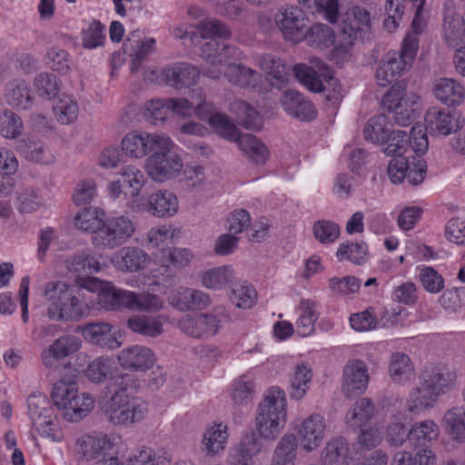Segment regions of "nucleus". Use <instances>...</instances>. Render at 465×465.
<instances>
[{"label": "nucleus", "mask_w": 465, "mask_h": 465, "mask_svg": "<svg viewBox=\"0 0 465 465\" xmlns=\"http://www.w3.org/2000/svg\"><path fill=\"white\" fill-rule=\"evenodd\" d=\"M81 347L82 341L77 336L72 334L62 335L42 351V363L45 367L53 369L57 361L77 352Z\"/></svg>", "instance_id": "25"}, {"label": "nucleus", "mask_w": 465, "mask_h": 465, "mask_svg": "<svg viewBox=\"0 0 465 465\" xmlns=\"http://www.w3.org/2000/svg\"><path fill=\"white\" fill-rule=\"evenodd\" d=\"M405 0H386L384 5V28L391 33L400 26L404 14Z\"/></svg>", "instance_id": "62"}, {"label": "nucleus", "mask_w": 465, "mask_h": 465, "mask_svg": "<svg viewBox=\"0 0 465 465\" xmlns=\"http://www.w3.org/2000/svg\"><path fill=\"white\" fill-rule=\"evenodd\" d=\"M114 365V360L109 356L95 358L88 363L84 371L85 377L92 383H103L111 375Z\"/></svg>", "instance_id": "58"}, {"label": "nucleus", "mask_w": 465, "mask_h": 465, "mask_svg": "<svg viewBox=\"0 0 465 465\" xmlns=\"http://www.w3.org/2000/svg\"><path fill=\"white\" fill-rule=\"evenodd\" d=\"M230 300L240 309H250L256 302L257 292L250 283L241 282L232 288Z\"/></svg>", "instance_id": "61"}, {"label": "nucleus", "mask_w": 465, "mask_h": 465, "mask_svg": "<svg viewBox=\"0 0 465 465\" xmlns=\"http://www.w3.org/2000/svg\"><path fill=\"white\" fill-rule=\"evenodd\" d=\"M420 377L438 398L453 390L457 384V373L444 366L426 369Z\"/></svg>", "instance_id": "29"}, {"label": "nucleus", "mask_w": 465, "mask_h": 465, "mask_svg": "<svg viewBox=\"0 0 465 465\" xmlns=\"http://www.w3.org/2000/svg\"><path fill=\"white\" fill-rule=\"evenodd\" d=\"M310 64H298L293 67L299 82L312 92H325L326 99L332 104L340 103L343 97V88L333 76L331 69L317 57L311 58Z\"/></svg>", "instance_id": "7"}, {"label": "nucleus", "mask_w": 465, "mask_h": 465, "mask_svg": "<svg viewBox=\"0 0 465 465\" xmlns=\"http://www.w3.org/2000/svg\"><path fill=\"white\" fill-rule=\"evenodd\" d=\"M382 105L391 115L396 124L410 125L420 113V97L407 92L404 83L392 85L382 98Z\"/></svg>", "instance_id": "10"}, {"label": "nucleus", "mask_w": 465, "mask_h": 465, "mask_svg": "<svg viewBox=\"0 0 465 465\" xmlns=\"http://www.w3.org/2000/svg\"><path fill=\"white\" fill-rule=\"evenodd\" d=\"M297 444L305 452H313L322 444L327 431L325 419L312 413L295 421Z\"/></svg>", "instance_id": "19"}, {"label": "nucleus", "mask_w": 465, "mask_h": 465, "mask_svg": "<svg viewBox=\"0 0 465 465\" xmlns=\"http://www.w3.org/2000/svg\"><path fill=\"white\" fill-rule=\"evenodd\" d=\"M371 17L368 10L361 6H351L346 10L341 17V34L334 46L331 59L337 64L348 62L352 56V48L358 35L371 29Z\"/></svg>", "instance_id": "8"}, {"label": "nucleus", "mask_w": 465, "mask_h": 465, "mask_svg": "<svg viewBox=\"0 0 465 465\" xmlns=\"http://www.w3.org/2000/svg\"><path fill=\"white\" fill-rule=\"evenodd\" d=\"M110 262L119 272H137L149 266L152 257L139 246L127 245L114 252L110 258Z\"/></svg>", "instance_id": "23"}, {"label": "nucleus", "mask_w": 465, "mask_h": 465, "mask_svg": "<svg viewBox=\"0 0 465 465\" xmlns=\"http://www.w3.org/2000/svg\"><path fill=\"white\" fill-rule=\"evenodd\" d=\"M235 272L232 265H221L206 269L200 274L203 287L211 291H223L234 280Z\"/></svg>", "instance_id": "41"}, {"label": "nucleus", "mask_w": 465, "mask_h": 465, "mask_svg": "<svg viewBox=\"0 0 465 465\" xmlns=\"http://www.w3.org/2000/svg\"><path fill=\"white\" fill-rule=\"evenodd\" d=\"M124 48L134 60H140L156 50V41L153 37L135 39L134 35L132 38H128Z\"/></svg>", "instance_id": "63"}, {"label": "nucleus", "mask_w": 465, "mask_h": 465, "mask_svg": "<svg viewBox=\"0 0 465 465\" xmlns=\"http://www.w3.org/2000/svg\"><path fill=\"white\" fill-rule=\"evenodd\" d=\"M180 229L171 224H158L150 228L145 236L150 248L162 249L179 237Z\"/></svg>", "instance_id": "54"}, {"label": "nucleus", "mask_w": 465, "mask_h": 465, "mask_svg": "<svg viewBox=\"0 0 465 465\" xmlns=\"http://www.w3.org/2000/svg\"><path fill=\"white\" fill-rule=\"evenodd\" d=\"M69 271L75 272H86L96 273L105 268V263L101 262L99 258L90 250H85L80 253L74 254L65 262Z\"/></svg>", "instance_id": "53"}, {"label": "nucleus", "mask_w": 465, "mask_h": 465, "mask_svg": "<svg viewBox=\"0 0 465 465\" xmlns=\"http://www.w3.org/2000/svg\"><path fill=\"white\" fill-rule=\"evenodd\" d=\"M297 319L296 331L302 337L312 335L315 331V323L319 319V305L312 299H302L295 308Z\"/></svg>", "instance_id": "36"}, {"label": "nucleus", "mask_w": 465, "mask_h": 465, "mask_svg": "<svg viewBox=\"0 0 465 465\" xmlns=\"http://www.w3.org/2000/svg\"><path fill=\"white\" fill-rule=\"evenodd\" d=\"M171 143L167 149H156L145 161V173L155 183L162 184L173 181L183 171V159L173 152L176 144L172 139Z\"/></svg>", "instance_id": "12"}, {"label": "nucleus", "mask_w": 465, "mask_h": 465, "mask_svg": "<svg viewBox=\"0 0 465 465\" xmlns=\"http://www.w3.org/2000/svg\"><path fill=\"white\" fill-rule=\"evenodd\" d=\"M171 112L181 118H191L194 115L200 119L204 117L211 110V103L205 98V94L200 90L194 92L191 100L183 97L169 98Z\"/></svg>", "instance_id": "27"}, {"label": "nucleus", "mask_w": 465, "mask_h": 465, "mask_svg": "<svg viewBox=\"0 0 465 465\" xmlns=\"http://www.w3.org/2000/svg\"><path fill=\"white\" fill-rule=\"evenodd\" d=\"M4 99L13 108L25 110L33 104V95L28 84L22 79H15L5 86Z\"/></svg>", "instance_id": "40"}, {"label": "nucleus", "mask_w": 465, "mask_h": 465, "mask_svg": "<svg viewBox=\"0 0 465 465\" xmlns=\"http://www.w3.org/2000/svg\"><path fill=\"white\" fill-rule=\"evenodd\" d=\"M388 375L396 385L405 386L414 381L416 372L411 358L403 352L391 355L388 365Z\"/></svg>", "instance_id": "34"}, {"label": "nucleus", "mask_w": 465, "mask_h": 465, "mask_svg": "<svg viewBox=\"0 0 465 465\" xmlns=\"http://www.w3.org/2000/svg\"><path fill=\"white\" fill-rule=\"evenodd\" d=\"M167 85L182 89L195 84L200 71L194 65L186 63H176L167 65Z\"/></svg>", "instance_id": "43"}, {"label": "nucleus", "mask_w": 465, "mask_h": 465, "mask_svg": "<svg viewBox=\"0 0 465 465\" xmlns=\"http://www.w3.org/2000/svg\"><path fill=\"white\" fill-rule=\"evenodd\" d=\"M171 144V137L166 134L133 130L122 138L121 150L126 157L141 160L156 149H167Z\"/></svg>", "instance_id": "14"}, {"label": "nucleus", "mask_w": 465, "mask_h": 465, "mask_svg": "<svg viewBox=\"0 0 465 465\" xmlns=\"http://www.w3.org/2000/svg\"><path fill=\"white\" fill-rule=\"evenodd\" d=\"M80 450L88 460H98L109 456L108 451L113 448V442L105 434L84 435L78 441Z\"/></svg>", "instance_id": "44"}, {"label": "nucleus", "mask_w": 465, "mask_h": 465, "mask_svg": "<svg viewBox=\"0 0 465 465\" xmlns=\"http://www.w3.org/2000/svg\"><path fill=\"white\" fill-rule=\"evenodd\" d=\"M340 37L342 38L341 34L340 33L338 35H335L330 26L322 24H315L311 27L308 26L304 40L313 48L327 50L331 47L329 52V57L333 62L331 54Z\"/></svg>", "instance_id": "42"}, {"label": "nucleus", "mask_w": 465, "mask_h": 465, "mask_svg": "<svg viewBox=\"0 0 465 465\" xmlns=\"http://www.w3.org/2000/svg\"><path fill=\"white\" fill-rule=\"evenodd\" d=\"M53 112L55 120L64 125L74 124L79 116V104L70 94H63L54 102Z\"/></svg>", "instance_id": "48"}, {"label": "nucleus", "mask_w": 465, "mask_h": 465, "mask_svg": "<svg viewBox=\"0 0 465 465\" xmlns=\"http://www.w3.org/2000/svg\"><path fill=\"white\" fill-rule=\"evenodd\" d=\"M367 246L363 242L341 243L336 252L339 261H350L356 264H361L366 261Z\"/></svg>", "instance_id": "64"}, {"label": "nucleus", "mask_w": 465, "mask_h": 465, "mask_svg": "<svg viewBox=\"0 0 465 465\" xmlns=\"http://www.w3.org/2000/svg\"><path fill=\"white\" fill-rule=\"evenodd\" d=\"M136 231L134 222L126 215H115L104 220L95 236H92L94 246L113 250L128 242Z\"/></svg>", "instance_id": "15"}, {"label": "nucleus", "mask_w": 465, "mask_h": 465, "mask_svg": "<svg viewBox=\"0 0 465 465\" xmlns=\"http://www.w3.org/2000/svg\"><path fill=\"white\" fill-rule=\"evenodd\" d=\"M436 457L429 448L416 452L415 456L408 451H399L393 459L394 465H434Z\"/></svg>", "instance_id": "60"}, {"label": "nucleus", "mask_w": 465, "mask_h": 465, "mask_svg": "<svg viewBox=\"0 0 465 465\" xmlns=\"http://www.w3.org/2000/svg\"><path fill=\"white\" fill-rule=\"evenodd\" d=\"M262 71L277 82L276 87L285 83L289 75V67L280 57L273 54H264L258 61Z\"/></svg>", "instance_id": "55"}, {"label": "nucleus", "mask_w": 465, "mask_h": 465, "mask_svg": "<svg viewBox=\"0 0 465 465\" xmlns=\"http://www.w3.org/2000/svg\"><path fill=\"white\" fill-rule=\"evenodd\" d=\"M440 428L432 420H423L414 423L409 430V439L416 446H427L436 441Z\"/></svg>", "instance_id": "51"}, {"label": "nucleus", "mask_w": 465, "mask_h": 465, "mask_svg": "<svg viewBox=\"0 0 465 465\" xmlns=\"http://www.w3.org/2000/svg\"><path fill=\"white\" fill-rule=\"evenodd\" d=\"M51 399L63 417L72 422L85 418L95 407V399L89 392L80 391L75 381L62 378L53 384Z\"/></svg>", "instance_id": "5"}, {"label": "nucleus", "mask_w": 465, "mask_h": 465, "mask_svg": "<svg viewBox=\"0 0 465 465\" xmlns=\"http://www.w3.org/2000/svg\"><path fill=\"white\" fill-rule=\"evenodd\" d=\"M200 120L206 121L210 127L221 137L231 142L238 139L239 130L224 114L216 112L212 103L210 113Z\"/></svg>", "instance_id": "49"}, {"label": "nucleus", "mask_w": 465, "mask_h": 465, "mask_svg": "<svg viewBox=\"0 0 465 465\" xmlns=\"http://www.w3.org/2000/svg\"><path fill=\"white\" fill-rule=\"evenodd\" d=\"M19 150L24 156L33 162L43 164H50L54 162V155L52 151L40 141L28 139L23 141Z\"/></svg>", "instance_id": "57"}, {"label": "nucleus", "mask_w": 465, "mask_h": 465, "mask_svg": "<svg viewBox=\"0 0 465 465\" xmlns=\"http://www.w3.org/2000/svg\"><path fill=\"white\" fill-rule=\"evenodd\" d=\"M391 132V124L384 114L371 117L364 127L365 139L374 143L383 144Z\"/></svg>", "instance_id": "56"}, {"label": "nucleus", "mask_w": 465, "mask_h": 465, "mask_svg": "<svg viewBox=\"0 0 465 465\" xmlns=\"http://www.w3.org/2000/svg\"><path fill=\"white\" fill-rule=\"evenodd\" d=\"M228 315L223 308H216L212 312L186 314L178 322L179 329L194 338H209L218 333Z\"/></svg>", "instance_id": "16"}, {"label": "nucleus", "mask_w": 465, "mask_h": 465, "mask_svg": "<svg viewBox=\"0 0 465 465\" xmlns=\"http://www.w3.org/2000/svg\"><path fill=\"white\" fill-rule=\"evenodd\" d=\"M356 453L341 437L331 439L321 452L323 465H356Z\"/></svg>", "instance_id": "31"}, {"label": "nucleus", "mask_w": 465, "mask_h": 465, "mask_svg": "<svg viewBox=\"0 0 465 465\" xmlns=\"http://www.w3.org/2000/svg\"><path fill=\"white\" fill-rule=\"evenodd\" d=\"M134 207L135 213H149L154 218L169 219L180 213L181 203L176 193L159 188L145 196L143 202L136 203Z\"/></svg>", "instance_id": "17"}, {"label": "nucleus", "mask_w": 465, "mask_h": 465, "mask_svg": "<svg viewBox=\"0 0 465 465\" xmlns=\"http://www.w3.org/2000/svg\"><path fill=\"white\" fill-rule=\"evenodd\" d=\"M442 37L449 47H456L465 37L464 14H457L454 10L446 9L443 15Z\"/></svg>", "instance_id": "39"}, {"label": "nucleus", "mask_w": 465, "mask_h": 465, "mask_svg": "<svg viewBox=\"0 0 465 465\" xmlns=\"http://www.w3.org/2000/svg\"><path fill=\"white\" fill-rule=\"evenodd\" d=\"M201 56L205 61L203 74L212 79H218L223 73L232 84L244 88H252L262 93L265 89L260 85L261 74L255 70L232 61L242 58V51L228 44L211 40L201 49Z\"/></svg>", "instance_id": "1"}, {"label": "nucleus", "mask_w": 465, "mask_h": 465, "mask_svg": "<svg viewBox=\"0 0 465 465\" xmlns=\"http://www.w3.org/2000/svg\"><path fill=\"white\" fill-rule=\"evenodd\" d=\"M133 381V377L127 373L113 378L110 382L113 395L102 403L106 419L115 426L137 423L148 412L147 403L132 396Z\"/></svg>", "instance_id": "2"}, {"label": "nucleus", "mask_w": 465, "mask_h": 465, "mask_svg": "<svg viewBox=\"0 0 465 465\" xmlns=\"http://www.w3.org/2000/svg\"><path fill=\"white\" fill-rule=\"evenodd\" d=\"M367 364L360 359L349 360L342 370L341 391L347 398L363 394L369 386Z\"/></svg>", "instance_id": "20"}, {"label": "nucleus", "mask_w": 465, "mask_h": 465, "mask_svg": "<svg viewBox=\"0 0 465 465\" xmlns=\"http://www.w3.org/2000/svg\"><path fill=\"white\" fill-rule=\"evenodd\" d=\"M237 143L240 150L257 164H263L270 156L265 144L251 134H239Z\"/></svg>", "instance_id": "52"}, {"label": "nucleus", "mask_w": 465, "mask_h": 465, "mask_svg": "<svg viewBox=\"0 0 465 465\" xmlns=\"http://www.w3.org/2000/svg\"><path fill=\"white\" fill-rule=\"evenodd\" d=\"M29 419L40 436L52 441H61L63 434L56 421V416L47 397L35 393L27 399Z\"/></svg>", "instance_id": "13"}, {"label": "nucleus", "mask_w": 465, "mask_h": 465, "mask_svg": "<svg viewBox=\"0 0 465 465\" xmlns=\"http://www.w3.org/2000/svg\"><path fill=\"white\" fill-rule=\"evenodd\" d=\"M75 282L80 289L96 293L99 304L108 311L127 309L136 312L138 292L116 288L111 282L96 277H78Z\"/></svg>", "instance_id": "9"}, {"label": "nucleus", "mask_w": 465, "mask_h": 465, "mask_svg": "<svg viewBox=\"0 0 465 465\" xmlns=\"http://www.w3.org/2000/svg\"><path fill=\"white\" fill-rule=\"evenodd\" d=\"M432 94L436 100L447 106H460L465 101V87L457 79L438 78L433 82Z\"/></svg>", "instance_id": "30"}, {"label": "nucleus", "mask_w": 465, "mask_h": 465, "mask_svg": "<svg viewBox=\"0 0 465 465\" xmlns=\"http://www.w3.org/2000/svg\"><path fill=\"white\" fill-rule=\"evenodd\" d=\"M427 164L424 160L418 159L409 163L406 157L395 156L388 164L387 173L393 184L401 183L407 179L411 184H420L425 178Z\"/></svg>", "instance_id": "22"}, {"label": "nucleus", "mask_w": 465, "mask_h": 465, "mask_svg": "<svg viewBox=\"0 0 465 465\" xmlns=\"http://www.w3.org/2000/svg\"><path fill=\"white\" fill-rule=\"evenodd\" d=\"M405 64L401 60L398 52L394 50L386 52L380 59L376 68L375 79L377 84L381 86H388L396 81L410 70Z\"/></svg>", "instance_id": "28"}, {"label": "nucleus", "mask_w": 465, "mask_h": 465, "mask_svg": "<svg viewBox=\"0 0 465 465\" xmlns=\"http://www.w3.org/2000/svg\"><path fill=\"white\" fill-rule=\"evenodd\" d=\"M287 423V399L280 387L269 389L260 403L255 420L259 435L266 440H274Z\"/></svg>", "instance_id": "6"}, {"label": "nucleus", "mask_w": 465, "mask_h": 465, "mask_svg": "<svg viewBox=\"0 0 465 465\" xmlns=\"http://www.w3.org/2000/svg\"><path fill=\"white\" fill-rule=\"evenodd\" d=\"M105 220V213L98 207L90 206L83 209L74 216V225L77 229L91 232L95 236Z\"/></svg>", "instance_id": "50"}, {"label": "nucleus", "mask_w": 465, "mask_h": 465, "mask_svg": "<svg viewBox=\"0 0 465 465\" xmlns=\"http://www.w3.org/2000/svg\"><path fill=\"white\" fill-rule=\"evenodd\" d=\"M167 316L159 315H133L127 320V327L134 332L144 337L155 338L163 333V325Z\"/></svg>", "instance_id": "37"}, {"label": "nucleus", "mask_w": 465, "mask_h": 465, "mask_svg": "<svg viewBox=\"0 0 465 465\" xmlns=\"http://www.w3.org/2000/svg\"><path fill=\"white\" fill-rule=\"evenodd\" d=\"M171 112L169 98H153L146 101L143 107L145 119L153 124L163 123Z\"/></svg>", "instance_id": "59"}, {"label": "nucleus", "mask_w": 465, "mask_h": 465, "mask_svg": "<svg viewBox=\"0 0 465 465\" xmlns=\"http://www.w3.org/2000/svg\"><path fill=\"white\" fill-rule=\"evenodd\" d=\"M169 304L180 312L191 310H203L211 302V297L207 292L198 289L179 287L172 291L168 296Z\"/></svg>", "instance_id": "26"}, {"label": "nucleus", "mask_w": 465, "mask_h": 465, "mask_svg": "<svg viewBox=\"0 0 465 465\" xmlns=\"http://www.w3.org/2000/svg\"><path fill=\"white\" fill-rule=\"evenodd\" d=\"M79 331L87 342L103 349L116 350L124 342L121 331L108 322H88Z\"/></svg>", "instance_id": "21"}, {"label": "nucleus", "mask_w": 465, "mask_h": 465, "mask_svg": "<svg viewBox=\"0 0 465 465\" xmlns=\"http://www.w3.org/2000/svg\"><path fill=\"white\" fill-rule=\"evenodd\" d=\"M424 126L431 137L444 138L460 131L465 125V118L458 111H450L439 106L430 107L424 114Z\"/></svg>", "instance_id": "18"}, {"label": "nucleus", "mask_w": 465, "mask_h": 465, "mask_svg": "<svg viewBox=\"0 0 465 465\" xmlns=\"http://www.w3.org/2000/svg\"><path fill=\"white\" fill-rule=\"evenodd\" d=\"M298 447L297 439L293 433L284 434L273 450L271 465H295Z\"/></svg>", "instance_id": "47"}, {"label": "nucleus", "mask_w": 465, "mask_h": 465, "mask_svg": "<svg viewBox=\"0 0 465 465\" xmlns=\"http://www.w3.org/2000/svg\"><path fill=\"white\" fill-rule=\"evenodd\" d=\"M118 173L123 181H110L105 187L106 196L113 201L118 200L122 195L128 197L127 206L134 212V204L145 198V195L142 194L146 183L144 173L134 164L124 166Z\"/></svg>", "instance_id": "11"}, {"label": "nucleus", "mask_w": 465, "mask_h": 465, "mask_svg": "<svg viewBox=\"0 0 465 465\" xmlns=\"http://www.w3.org/2000/svg\"><path fill=\"white\" fill-rule=\"evenodd\" d=\"M258 24L264 32L277 31L284 41L298 44L306 37L309 18L298 6L287 5L272 14H261Z\"/></svg>", "instance_id": "4"}, {"label": "nucleus", "mask_w": 465, "mask_h": 465, "mask_svg": "<svg viewBox=\"0 0 465 465\" xmlns=\"http://www.w3.org/2000/svg\"><path fill=\"white\" fill-rule=\"evenodd\" d=\"M117 361L124 370L144 372L155 365L157 356L150 347L134 344L124 348L118 353Z\"/></svg>", "instance_id": "24"}, {"label": "nucleus", "mask_w": 465, "mask_h": 465, "mask_svg": "<svg viewBox=\"0 0 465 465\" xmlns=\"http://www.w3.org/2000/svg\"><path fill=\"white\" fill-rule=\"evenodd\" d=\"M282 105L290 115L301 121H311L316 116L312 103L293 90H289L282 94Z\"/></svg>", "instance_id": "38"}, {"label": "nucleus", "mask_w": 465, "mask_h": 465, "mask_svg": "<svg viewBox=\"0 0 465 465\" xmlns=\"http://www.w3.org/2000/svg\"><path fill=\"white\" fill-rule=\"evenodd\" d=\"M313 379V371L308 362L296 363L289 374L288 390L291 399L300 401L309 391Z\"/></svg>", "instance_id": "33"}, {"label": "nucleus", "mask_w": 465, "mask_h": 465, "mask_svg": "<svg viewBox=\"0 0 465 465\" xmlns=\"http://www.w3.org/2000/svg\"><path fill=\"white\" fill-rule=\"evenodd\" d=\"M42 296L46 305V315L54 321H80L90 313V305L74 293L71 286L63 281L45 283Z\"/></svg>", "instance_id": "3"}, {"label": "nucleus", "mask_w": 465, "mask_h": 465, "mask_svg": "<svg viewBox=\"0 0 465 465\" xmlns=\"http://www.w3.org/2000/svg\"><path fill=\"white\" fill-rule=\"evenodd\" d=\"M439 398L419 377V385L413 387L408 395L406 408L412 414H423L433 409Z\"/></svg>", "instance_id": "35"}, {"label": "nucleus", "mask_w": 465, "mask_h": 465, "mask_svg": "<svg viewBox=\"0 0 465 465\" xmlns=\"http://www.w3.org/2000/svg\"><path fill=\"white\" fill-rule=\"evenodd\" d=\"M229 428L223 421L210 423L203 432L202 444L208 456H217L227 448Z\"/></svg>", "instance_id": "32"}, {"label": "nucleus", "mask_w": 465, "mask_h": 465, "mask_svg": "<svg viewBox=\"0 0 465 465\" xmlns=\"http://www.w3.org/2000/svg\"><path fill=\"white\" fill-rule=\"evenodd\" d=\"M375 406L368 398H361L347 411L344 420L352 429H359L367 424L373 417Z\"/></svg>", "instance_id": "46"}, {"label": "nucleus", "mask_w": 465, "mask_h": 465, "mask_svg": "<svg viewBox=\"0 0 465 465\" xmlns=\"http://www.w3.org/2000/svg\"><path fill=\"white\" fill-rule=\"evenodd\" d=\"M441 425L452 440L465 443V407L456 406L448 410Z\"/></svg>", "instance_id": "45"}]
</instances>
